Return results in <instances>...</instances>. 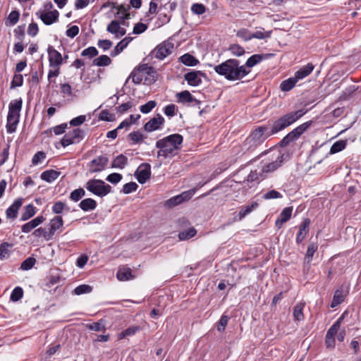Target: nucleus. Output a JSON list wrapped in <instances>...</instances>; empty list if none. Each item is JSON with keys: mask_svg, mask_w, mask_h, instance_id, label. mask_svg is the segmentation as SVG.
Listing matches in <instances>:
<instances>
[{"mask_svg": "<svg viewBox=\"0 0 361 361\" xmlns=\"http://www.w3.org/2000/svg\"><path fill=\"white\" fill-rule=\"evenodd\" d=\"M307 111L308 109H302L296 111L288 113L274 121L269 131H268L269 129L268 126H262L255 129L250 135H263L264 133H278L300 118Z\"/></svg>", "mask_w": 361, "mask_h": 361, "instance_id": "f257e3e1", "label": "nucleus"}, {"mask_svg": "<svg viewBox=\"0 0 361 361\" xmlns=\"http://www.w3.org/2000/svg\"><path fill=\"white\" fill-rule=\"evenodd\" d=\"M214 69L218 75L230 81L241 80L250 73V70L240 66V61L236 59H229L214 66Z\"/></svg>", "mask_w": 361, "mask_h": 361, "instance_id": "f03ea898", "label": "nucleus"}, {"mask_svg": "<svg viewBox=\"0 0 361 361\" xmlns=\"http://www.w3.org/2000/svg\"><path fill=\"white\" fill-rule=\"evenodd\" d=\"M158 76L159 74L154 67L143 63L133 69L126 83L131 78L133 82L135 84H140L144 80L145 85H151L157 80Z\"/></svg>", "mask_w": 361, "mask_h": 361, "instance_id": "7ed1b4c3", "label": "nucleus"}, {"mask_svg": "<svg viewBox=\"0 0 361 361\" xmlns=\"http://www.w3.org/2000/svg\"><path fill=\"white\" fill-rule=\"evenodd\" d=\"M183 137H164L157 142L159 148L158 157H171L177 154L179 146L183 142Z\"/></svg>", "mask_w": 361, "mask_h": 361, "instance_id": "20e7f679", "label": "nucleus"}, {"mask_svg": "<svg viewBox=\"0 0 361 361\" xmlns=\"http://www.w3.org/2000/svg\"><path fill=\"white\" fill-rule=\"evenodd\" d=\"M85 188L94 195L103 197L111 192V186L100 179H90L85 185Z\"/></svg>", "mask_w": 361, "mask_h": 361, "instance_id": "39448f33", "label": "nucleus"}, {"mask_svg": "<svg viewBox=\"0 0 361 361\" xmlns=\"http://www.w3.org/2000/svg\"><path fill=\"white\" fill-rule=\"evenodd\" d=\"M173 47L174 45L171 42L166 40L157 45L152 53L155 54L157 59L162 60L171 54Z\"/></svg>", "mask_w": 361, "mask_h": 361, "instance_id": "423d86ee", "label": "nucleus"}, {"mask_svg": "<svg viewBox=\"0 0 361 361\" xmlns=\"http://www.w3.org/2000/svg\"><path fill=\"white\" fill-rule=\"evenodd\" d=\"M196 189H192L185 191L180 195L174 196L166 201L165 205L169 207H173L183 203L185 201L190 200L195 194Z\"/></svg>", "mask_w": 361, "mask_h": 361, "instance_id": "0eeeda50", "label": "nucleus"}, {"mask_svg": "<svg viewBox=\"0 0 361 361\" xmlns=\"http://www.w3.org/2000/svg\"><path fill=\"white\" fill-rule=\"evenodd\" d=\"M135 176L137 181L143 184L151 177V166L148 163H142L135 172Z\"/></svg>", "mask_w": 361, "mask_h": 361, "instance_id": "6e6552de", "label": "nucleus"}, {"mask_svg": "<svg viewBox=\"0 0 361 361\" xmlns=\"http://www.w3.org/2000/svg\"><path fill=\"white\" fill-rule=\"evenodd\" d=\"M263 141L261 137H247L242 145L243 155L254 152Z\"/></svg>", "mask_w": 361, "mask_h": 361, "instance_id": "1a4fd4ad", "label": "nucleus"}, {"mask_svg": "<svg viewBox=\"0 0 361 361\" xmlns=\"http://www.w3.org/2000/svg\"><path fill=\"white\" fill-rule=\"evenodd\" d=\"M47 53L50 67H59L63 63V58L54 47L49 45Z\"/></svg>", "mask_w": 361, "mask_h": 361, "instance_id": "9d476101", "label": "nucleus"}, {"mask_svg": "<svg viewBox=\"0 0 361 361\" xmlns=\"http://www.w3.org/2000/svg\"><path fill=\"white\" fill-rule=\"evenodd\" d=\"M109 159L105 156H99L92 159L88 164L90 173L99 172L104 170Z\"/></svg>", "mask_w": 361, "mask_h": 361, "instance_id": "9b49d317", "label": "nucleus"}, {"mask_svg": "<svg viewBox=\"0 0 361 361\" xmlns=\"http://www.w3.org/2000/svg\"><path fill=\"white\" fill-rule=\"evenodd\" d=\"M164 117L158 114L155 117L151 118L145 124V130L147 132H152L159 130L161 128V126L164 125Z\"/></svg>", "mask_w": 361, "mask_h": 361, "instance_id": "f8f14e48", "label": "nucleus"}, {"mask_svg": "<svg viewBox=\"0 0 361 361\" xmlns=\"http://www.w3.org/2000/svg\"><path fill=\"white\" fill-rule=\"evenodd\" d=\"M273 56L272 54H254L247 59L245 63L242 65L245 69L250 68L260 63L263 59H269L270 56Z\"/></svg>", "mask_w": 361, "mask_h": 361, "instance_id": "ddd939ff", "label": "nucleus"}, {"mask_svg": "<svg viewBox=\"0 0 361 361\" xmlns=\"http://www.w3.org/2000/svg\"><path fill=\"white\" fill-rule=\"evenodd\" d=\"M23 101L20 98L18 99H14L11 102L8 106V117L18 118L20 117V111L22 108Z\"/></svg>", "mask_w": 361, "mask_h": 361, "instance_id": "4468645a", "label": "nucleus"}, {"mask_svg": "<svg viewBox=\"0 0 361 361\" xmlns=\"http://www.w3.org/2000/svg\"><path fill=\"white\" fill-rule=\"evenodd\" d=\"M285 160V153L280 152L274 161L266 164L262 169V173L272 172L279 169Z\"/></svg>", "mask_w": 361, "mask_h": 361, "instance_id": "2eb2a0df", "label": "nucleus"}, {"mask_svg": "<svg viewBox=\"0 0 361 361\" xmlns=\"http://www.w3.org/2000/svg\"><path fill=\"white\" fill-rule=\"evenodd\" d=\"M310 225V220L308 218H306L303 220L301 224L299 226V231L296 236V243L300 244L302 240L305 239L306 235L309 232Z\"/></svg>", "mask_w": 361, "mask_h": 361, "instance_id": "dca6fc26", "label": "nucleus"}, {"mask_svg": "<svg viewBox=\"0 0 361 361\" xmlns=\"http://www.w3.org/2000/svg\"><path fill=\"white\" fill-rule=\"evenodd\" d=\"M200 71H191L184 75V79L190 86H198L202 83V79L200 77Z\"/></svg>", "mask_w": 361, "mask_h": 361, "instance_id": "f3484780", "label": "nucleus"}, {"mask_svg": "<svg viewBox=\"0 0 361 361\" xmlns=\"http://www.w3.org/2000/svg\"><path fill=\"white\" fill-rule=\"evenodd\" d=\"M59 16V13L58 11L54 10L52 11L42 13L39 16V18L45 25H50L58 20Z\"/></svg>", "mask_w": 361, "mask_h": 361, "instance_id": "a211bd4d", "label": "nucleus"}, {"mask_svg": "<svg viewBox=\"0 0 361 361\" xmlns=\"http://www.w3.org/2000/svg\"><path fill=\"white\" fill-rule=\"evenodd\" d=\"M23 198L16 199L13 204L6 209V214L8 219H16L18 216V209L23 204Z\"/></svg>", "mask_w": 361, "mask_h": 361, "instance_id": "6ab92c4d", "label": "nucleus"}, {"mask_svg": "<svg viewBox=\"0 0 361 361\" xmlns=\"http://www.w3.org/2000/svg\"><path fill=\"white\" fill-rule=\"evenodd\" d=\"M45 220L43 216H38L30 221L25 223L21 226V231L23 233H28L32 229L35 228L39 224H42Z\"/></svg>", "mask_w": 361, "mask_h": 361, "instance_id": "aec40b11", "label": "nucleus"}, {"mask_svg": "<svg viewBox=\"0 0 361 361\" xmlns=\"http://www.w3.org/2000/svg\"><path fill=\"white\" fill-rule=\"evenodd\" d=\"M293 212L292 207H288L284 208L281 212L279 218L276 220L275 224L278 228H281L283 224L288 221L291 216Z\"/></svg>", "mask_w": 361, "mask_h": 361, "instance_id": "412c9836", "label": "nucleus"}, {"mask_svg": "<svg viewBox=\"0 0 361 361\" xmlns=\"http://www.w3.org/2000/svg\"><path fill=\"white\" fill-rule=\"evenodd\" d=\"M133 39L132 37H126L123 39H121L114 47V49L111 51L110 56L111 57H115L121 54L124 49L128 46V44Z\"/></svg>", "mask_w": 361, "mask_h": 361, "instance_id": "4be33fe9", "label": "nucleus"}, {"mask_svg": "<svg viewBox=\"0 0 361 361\" xmlns=\"http://www.w3.org/2000/svg\"><path fill=\"white\" fill-rule=\"evenodd\" d=\"M63 225V220L62 219L61 216H56L54 217L49 222V227L48 228V231L49 232V234L51 236V238H53L54 235L55 234V232L59 229L61 227H62Z\"/></svg>", "mask_w": 361, "mask_h": 361, "instance_id": "5701e85b", "label": "nucleus"}, {"mask_svg": "<svg viewBox=\"0 0 361 361\" xmlns=\"http://www.w3.org/2000/svg\"><path fill=\"white\" fill-rule=\"evenodd\" d=\"M314 66L312 63H308L295 73V78L298 80H302L308 76L314 70Z\"/></svg>", "mask_w": 361, "mask_h": 361, "instance_id": "b1692460", "label": "nucleus"}, {"mask_svg": "<svg viewBox=\"0 0 361 361\" xmlns=\"http://www.w3.org/2000/svg\"><path fill=\"white\" fill-rule=\"evenodd\" d=\"M61 172L57 171L53 169H49L43 171L41 175L40 178L42 180L47 182V183H51L54 180H56L58 177L60 176Z\"/></svg>", "mask_w": 361, "mask_h": 361, "instance_id": "393cba45", "label": "nucleus"}, {"mask_svg": "<svg viewBox=\"0 0 361 361\" xmlns=\"http://www.w3.org/2000/svg\"><path fill=\"white\" fill-rule=\"evenodd\" d=\"M79 207L84 212L92 211L97 206V202L92 198L82 200L78 204Z\"/></svg>", "mask_w": 361, "mask_h": 361, "instance_id": "a878e982", "label": "nucleus"}, {"mask_svg": "<svg viewBox=\"0 0 361 361\" xmlns=\"http://www.w3.org/2000/svg\"><path fill=\"white\" fill-rule=\"evenodd\" d=\"M116 277L121 281L134 279V276L132 274V271L129 267L120 268L116 273Z\"/></svg>", "mask_w": 361, "mask_h": 361, "instance_id": "bb28decb", "label": "nucleus"}, {"mask_svg": "<svg viewBox=\"0 0 361 361\" xmlns=\"http://www.w3.org/2000/svg\"><path fill=\"white\" fill-rule=\"evenodd\" d=\"M176 97L178 99L179 102L181 103H191V102H197L200 103V101L192 97L190 92L188 90H183L176 94Z\"/></svg>", "mask_w": 361, "mask_h": 361, "instance_id": "cd10ccee", "label": "nucleus"}, {"mask_svg": "<svg viewBox=\"0 0 361 361\" xmlns=\"http://www.w3.org/2000/svg\"><path fill=\"white\" fill-rule=\"evenodd\" d=\"M318 249V245L317 243L311 242L307 246V250L304 258L305 263L310 264L312 260L314 254Z\"/></svg>", "mask_w": 361, "mask_h": 361, "instance_id": "c85d7f7f", "label": "nucleus"}, {"mask_svg": "<svg viewBox=\"0 0 361 361\" xmlns=\"http://www.w3.org/2000/svg\"><path fill=\"white\" fill-rule=\"evenodd\" d=\"M337 331L333 330V329H329L325 338V345L327 348H334L335 347V336L337 334Z\"/></svg>", "mask_w": 361, "mask_h": 361, "instance_id": "c756f323", "label": "nucleus"}, {"mask_svg": "<svg viewBox=\"0 0 361 361\" xmlns=\"http://www.w3.org/2000/svg\"><path fill=\"white\" fill-rule=\"evenodd\" d=\"M179 59L182 63L187 66H195L200 63L198 59L188 53L181 56Z\"/></svg>", "mask_w": 361, "mask_h": 361, "instance_id": "7c9ffc66", "label": "nucleus"}, {"mask_svg": "<svg viewBox=\"0 0 361 361\" xmlns=\"http://www.w3.org/2000/svg\"><path fill=\"white\" fill-rule=\"evenodd\" d=\"M36 214V208L32 204H29L24 207V211L21 214L20 221H25L32 218Z\"/></svg>", "mask_w": 361, "mask_h": 361, "instance_id": "2f4dec72", "label": "nucleus"}, {"mask_svg": "<svg viewBox=\"0 0 361 361\" xmlns=\"http://www.w3.org/2000/svg\"><path fill=\"white\" fill-rule=\"evenodd\" d=\"M128 163V158L123 154L116 156L111 163V168L124 169Z\"/></svg>", "mask_w": 361, "mask_h": 361, "instance_id": "473e14b6", "label": "nucleus"}, {"mask_svg": "<svg viewBox=\"0 0 361 361\" xmlns=\"http://www.w3.org/2000/svg\"><path fill=\"white\" fill-rule=\"evenodd\" d=\"M257 207L258 204L255 202L251 203L250 204L242 207L238 213L239 220H242L247 214H250L254 209H255Z\"/></svg>", "mask_w": 361, "mask_h": 361, "instance_id": "72a5a7b5", "label": "nucleus"}, {"mask_svg": "<svg viewBox=\"0 0 361 361\" xmlns=\"http://www.w3.org/2000/svg\"><path fill=\"white\" fill-rule=\"evenodd\" d=\"M345 295L341 289H337L334 295L333 300L331 303V307L334 308L344 301Z\"/></svg>", "mask_w": 361, "mask_h": 361, "instance_id": "f704fd0d", "label": "nucleus"}, {"mask_svg": "<svg viewBox=\"0 0 361 361\" xmlns=\"http://www.w3.org/2000/svg\"><path fill=\"white\" fill-rule=\"evenodd\" d=\"M111 59L107 55H101L99 57L94 59L92 61V66H107L111 63Z\"/></svg>", "mask_w": 361, "mask_h": 361, "instance_id": "c9c22d12", "label": "nucleus"}, {"mask_svg": "<svg viewBox=\"0 0 361 361\" xmlns=\"http://www.w3.org/2000/svg\"><path fill=\"white\" fill-rule=\"evenodd\" d=\"M13 246L12 244H10L7 242H4L0 244V259L3 260L5 259H8L10 256L11 250Z\"/></svg>", "mask_w": 361, "mask_h": 361, "instance_id": "e433bc0d", "label": "nucleus"}, {"mask_svg": "<svg viewBox=\"0 0 361 361\" xmlns=\"http://www.w3.org/2000/svg\"><path fill=\"white\" fill-rule=\"evenodd\" d=\"M20 12L17 10L12 11L8 16L5 24L6 26H13L19 20Z\"/></svg>", "mask_w": 361, "mask_h": 361, "instance_id": "4c0bfd02", "label": "nucleus"}, {"mask_svg": "<svg viewBox=\"0 0 361 361\" xmlns=\"http://www.w3.org/2000/svg\"><path fill=\"white\" fill-rule=\"evenodd\" d=\"M297 82H298V80L295 77L290 78L287 80H283L281 83L280 88L283 92L290 91L295 87Z\"/></svg>", "mask_w": 361, "mask_h": 361, "instance_id": "58836bf2", "label": "nucleus"}, {"mask_svg": "<svg viewBox=\"0 0 361 361\" xmlns=\"http://www.w3.org/2000/svg\"><path fill=\"white\" fill-rule=\"evenodd\" d=\"M196 233V229L194 227H190L187 230L180 231L178 236L180 240H186L194 237Z\"/></svg>", "mask_w": 361, "mask_h": 361, "instance_id": "ea45409f", "label": "nucleus"}, {"mask_svg": "<svg viewBox=\"0 0 361 361\" xmlns=\"http://www.w3.org/2000/svg\"><path fill=\"white\" fill-rule=\"evenodd\" d=\"M263 174L264 173H262V170L259 173L257 171H251L247 177L246 181L250 183H258L261 180L264 179Z\"/></svg>", "mask_w": 361, "mask_h": 361, "instance_id": "a19ab883", "label": "nucleus"}, {"mask_svg": "<svg viewBox=\"0 0 361 361\" xmlns=\"http://www.w3.org/2000/svg\"><path fill=\"white\" fill-rule=\"evenodd\" d=\"M346 144L347 143L345 140H339L335 142L332 145L329 154H334L342 151L345 148Z\"/></svg>", "mask_w": 361, "mask_h": 361, "instance_id": "79ce46f5", "label": "nucleus"}, {"mask_svg": "<svg viewBox=\"0 0 361 361\" xmlns=\"http://www.w3.org/2000/svg\"><path fill=\"white\" fill-rule=\"evenodd\" d=\"M312 121H307L305 122L295 129H293L292 131L288 133L286 135H301L311 125Z\"/></svg>", "mask_w": 361, "mask_h": 361, "instance_id": "37998d69", "label": "nucleus"}, {"mask_svg": "<svg viewBox=\"0 0 361 361\" xmlns=\"http://www.w3.org/2000/svg\"><path fill=\"white\" fill-rule=\"evenodd\" d=\"M86 326L88 329L95 331H104L106 330L104 321L103 319H100L92 324H87Z\"/></svg>", "mask_w": 361, "mask_h": 361, "instance_id": "c03bdc74", "label": "nucleus"}, {"mask_svg": "<svg viewBox=\"0 0 361 361\" xmlns=\"http://www.w3.org/2000/svg\"><path fill=\"white\" fill-rule=\"evenodd\" d=\"M228 49L233 56L238 57L244 55L245 53L244 48L238 44H230Z\"/></svg>", "mask_w": 361, "mask_h": 361, "instance_id": "a18cd8bd", "label": "nucleus"}, {"mask_svg": "<svg viewBox=\"0 0 361 361\" xmlns=\"http://www.w3.org/2000/svg\"><path fill=\"white\" fill-rule=\"evenodd\" d=\"M19 122V118L7 116L6 130L8 133H13L16 129V126Z\"/></svg>", "mask_w": 361, "mask_h": 361, "instance_id": "49530a36", "label": "nucleus"}, {"mask_svg": "<svg viewBox=\"0 0 361 361\" xmlns=\"http://www.w3.org/2000/svg\"><path fill=\"white\" fill-rule=\"evenodd\" d=\"M305 305L302 303H298L294 307L293 317L297 321H302L304 319L303 308Z\"/></svg>", "mask_w": 361, "mask_h": 361, "instance_id": "de8ad7c7", "label": "nucleus"}, {"mask_svg": "<svg viewBox=\"0 0 361 361\" xmlns=\"http://www.w3.org/2000/svg\"><path fill=\"white\" fill-rule=\"evenodd\" d=\"M11 142V139H8L7 142L4 144L2 152L0 154L1 159L0 161V166H2L8 159L9 155V149H10V142Z\"/></svg>", "mask_w": 361, "mask_h": 361, "instance_id": "09e8293b", "label": "nucleus"}, {"mask_svg": "<svg viewBox=\"0 0 361 361\" xmlns=\"http://www.w3.org/2000/svg\"><path fill=\"white\" fill-rule=\"evenodd\" d=\"M85 195V191L83 188H80L74 190L71 192L70 199L73 202H78Z\"/></svg>", "mask_w": 361, "mask_h": 361, "instance_id": "8fccbe9b", "label": "nucleus"}, {"mask_svg": "<svg viewBox=\"0 0 361 361\" xmlns=\"http://www.w3.org/2000/svg\"><path fill=\"white\" fill-rule=\"evenodd\" d=\"M92 287L91 286L87 285V284H82V285L77 286L73 290V293L77 295H80L82 294L90 293L92 292Z\"/></svg>", "mask_w": 361, "mask_h": 361, "instance_id": "3c124183", "label": "nucleus"}, {"mask_svg": "<svg viewBox=\"0 0 361 361\" xmlns=\"http://www.w3.org/2000/svg\"><path fill=\"white\" fill-rule=\"evenodd\" d=\"M98 53L97 49L94 47H89L82 51L81 56L92 59L97 56Z\"/></svg>", "mask_w": 361, "mask_h": 361, "instance_id": "603ef678", "label": "nucleus"}, {"mask_svg": "<svg viewBox=\"0 0 361 361\" xmlns=\"http://www.w3.org/2000/svg\"><path fill=\"white\" fill-rule=\"evenodd\" d=\"M23 296V290L21 287L17 286L16 287L10 296V300L13 302H17L20 300Z\"/></svg>", "mask_w": 361, "mask_h": 361, "instance_id": "864d4df0", "label": "nucleus"}, {"mask_svg": "<svg viewBox=\"0 0 361 361\" xmlns=\"http://www.w3.org/2000/svg\"><path fill=\"white\" fill-rule=\"evenodd\" d=\"M36 263V259L32 257L25 259L20 265V269L24 271L31 269Z\"/></svg>", "mask_w": 361, "mask_h": 361, "instance_id": "5fc2aeb1", "label": "nucleus"}, {"mask_svg": "<svg viewBox=\"0 0 361 361\" xmlns=\"http://www.w3.org/2000/svg\"><path fill=\"white\" fill-rule=\"evenodd\" d=\"M25 25L23 24L21 25H18L13 30L16 39L20 42H23L25 38Z\"/></svg>", "mask_w": 361, "mask_h": 361, "instance_id": "6e6d98bb", "label": "nucleus"}, {"mask_svg": "<svg viewBox=\"0 0 361 361\" xmlns=\"http://www.w3.org/2000/svg\"><path fill=\"white\" fill-rule=\"evenodd\" d=\"M32 235L35 237L43 236V238L46 240H49L52 239L51 235L49 234V231H46V229L43 228H39L35 230L34 232L32 233Z\"/></svg>", "mask_w": 361, "mask_h": 361, "instance_id": "4d7b16f0", "label": "nucleus"}, {"mask_svg": "<svg viewBox=\"0 0 361 361\" xmlns=\"http://www.w3.org/2000/svg\"><path fill=\"white\" fill-rule=\"evenodd\" d=\"M228 320H229L228 316H227L226 314H223L221 317L219 321L216 324L217 331L219 332H223L225 330L226 326L228 324Z\"/></svg>", "mask_w": 361, "mask_h": 361, "instance_id": "13d9d810", "label": "nucleus"}, {"mask_svg": "<svg viewBox=\"0 0 361 361\" xmlns=\"http://www.w3.org/2000/svg\"><path fill=\"white\" fill-rule=\"evenodd\" d=\"M236 36L244 41H249L252 39V33L246 28H242L237 31Z\"/></svg>", "mask_w": 361, "mask_h": 361, "instance_id": "bf43d9fd", "label": "nucleus"}, {"mask_svg": "<svg viewBox=\"0 0 361 361\" xmlns=\"http://www.w3.org/2000/svg\"><path fill=\"white\" fill-rule=\"evenodd\" d=\"M190 10L194 14L202 15L205 13L206 7L202 4L195 3L191 6Z\"/></svg>", "mask_w": 361, "mask_h": 361, "instance_id": "052dcab7", "label": "nucleus"}, {"mask_svg": "<svg viewBox=\"0 0 361 361\" xmlns=\"http://www.w3.org/2000/svg\"><path fill=\"white\" fill-rule=\"evenodd\" d=\"M157 105V102L154 100L147 102L144 105L140 106V110L142 114L149 113Z\"/></svg>", "mask_w": 361, "mask_h": 361, "instance_id": "680f3d73", "label": "nucleus"}, {"mask_svg": "<svg viewBox=\"0 0 361 361\" xmlns=\"http://www.w3.org/2000/svg\"><path fill=\"white\" fill-rule=\"evenodd\" d=\"M138 188V185L135 182H130L128 183H126L123 186L122 192L124 194H130L133 192H135Z\"/></svg>", "mask_w": 361, "mask_h": 361, "instance_id": "e2e57ef3", "label": "nucleus"}, {"mask_svg": "<svg viewBox=\"0 0 361 361\" xmlns=\"http://www.w3.org/2000/svg\"><path fill=\"white\" fill-rule=\"evenodd\" d=\"M23 84V76L21 74H15L11 82V88L20 87Z\"/></svg>", "mask_w": 361, "mask_h": 361, "instance_id": "0e129e2a", "label": "nucleus"}, {"mask_svg": "<svg viewBox=\"0 0 361 361\" xmlns=\"http://www.w3.org/2000/svg\"><path fill=\"white\" fill-rule=\"evenodd\" d=\"M46 159V153L42 151H39L34 154L32 159L33 165H37Z\"/></svg>", "mask_w": 361, "mask_h": 361, "instance_id": "69168bd1", "label": "nucleus"}, {"mask_svg": "<svg viewBox=\"0 0 361 361\" xmlns=\"http://www.w3.org/2000/svg\"><path fill=\"white\" fill-rule=\"evenodd\" d=\"M118 29H120V23L116 20L111 21L106 27L107 32L114 35H117Z\"/></svg>", "mask_w": 361, "mask_h": 361, "instance_id": "338daca9", "label": "nucleus"}, {"mask_svg": "<svg viewBox=\"0 0 361 361\" xmlns=\"http://www.w3.org/2000/svg\"><path fill=\"white\" fill-rule=\"evenodd\" d=\"M122 175L118 173H112L107 176L106 180L112 184H117L122 180Z\"/></svg>", "mask_w": 361, "mask_h": 361, "instance_id": "774afa93", "label": "nucleus"}]
</instances>
